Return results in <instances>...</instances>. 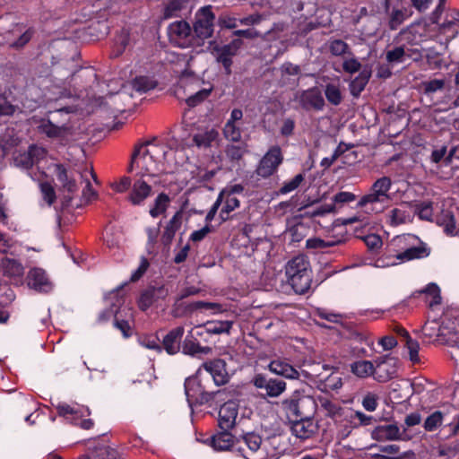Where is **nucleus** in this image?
<instances>
[{"mask_svg":"<svg viewBox=\"0 0 459 459\" xmlns=\"http://www.w3.org/2000/svg\"><path fill=\"white\" fill-rule=\"evenodd\" d=\"M150 142H145L143 143L135 145L131 156L130 164L127 168V171L131 173L134 169V164L140 166V163H143L142 175L139 178L134 179L128 195V201L133 205H143L145 200L152 195V186L143 178L146 176L149 178L154 177V174L151 173V170L146 164L147 157H149L151 160H155L153 154L147 148Z\"/></svg>","mask_w":459,"mask_h":459,"instance_id":"1","label":"nucleus"},{"mask_svg":"<svg viewBox=\"0 0 459 459\" xmlns=\"http://www.w3.org/2000/svg\"><path fill=\"white\" fill-rule=\"evenodd\" d=\"M285 275L296 294L304 295L310 290L313 273L307 256L299 255L291 258L285 265Z\"/></svg>","mask_w":459,"mask_h":459,"instance_id":"2","label":"nucleus"},{"mask_svg":"<svg viewBox=\"0 0 459 459\" xmlns=\"http://www.w3.org/2000/svg\"><path fill=\"white\" fill-rule=\"evenodd\" d=\"M391 187L392 180L389 177L383 176L377 178L371 185L368 192L360 197L358 206L376 213L383 212L392 201L389 193Z\"/></svg>","mask_w":459,"mask_h":459,"instance_id":"3","label":"nucleus"},{"mask_svg":"<svg viewBox=\"0 0 459 459\" xmlns=\"http://www.w3.org/2000/svg\"><path fill=\"white\" fill-rule=\"evenodd\" d=\"M281 407L290 422L299 419L301 420L313 418L316 403L313 397L306 395L304 391L295 390L290 397L281 402Z\"/></svg>","mask_w":459,"mask_h":459,"instance_id":"4","label":"nucleus"},{"mask_svg":"<svg viewBox=\"0 0 459 459\" xmlns=\"http://www.w3.org/2000/svg\"><path fill=\"white\" fill-rule=\"evenodd\" d=\"M73 112H74V108L68 106L48 111V117L42 119L38 126L39 131L49 138L61 136L67 129L69 115Z\"/></svg>","mask_w":459,"mask_h":459,"instance_id":"5","label":"nucleus"},{"mask_svg":"<svg viewBox=\"0 0 459 459\" xmlns=\"http://www.w3.org/2000/svg\"><path fill=\"white\" fill-rule=\"evenodd\" d=\"M184 387L190 405H205V403H201V401L204 400L205 394L211 392V379L209 376H204L202 369L198 368L195 375L186 378Z\"/></svg>","mask_w":459,"mask_h":459,"instance_id":"6","label":"nucleus"},{"mask_svg":"<svg viewBox=\"0 0 459 459\" xmlns=\"http://www.w3.org/2000/svg\"><path fill=\"white\" fill-rule=\"evenodd\" d=\"M56 412L59 417L71 420V423L79 426L81 429L89 430L94 427V421L91 419H82L91 415V410L83 405H70L66 403H58L56 405Z\"/></svg>","mask_w":459,"mask_h":459,"instance_id":"7","label":"nucleus"},{"mask_svg":"<svg viewBox=\"0 0 459 459\" xmlns=\"http://www.w3.org/2000/svg\"><path fill=\"white\" fill-rule=\"evenodd\" d=\"M430 254V248L423 242L420 241L418 247H406L403 251L398 252L394 255L378 258L376 262L377 267H385L396 265L400 262L411 261L414 259H422L428 257Z\"/></svg>","mask_w":459,"mask_h":459,"instance_id":"8","label":"nucleus"},{"mask_svg":"<svg viewBox=\"0 0 459 459\" xmlns=\"http://www.w3.org/2000/svg\"><path fill=\"white\" fill-rule=\"evenodd\" d=\"M168 36L170 43L182 48L200 44V42H195L192 28L184 20L169 24L168 27Z\"/></svg>","mask_w":459,"mask_h":459,"instance_id":"9","label":"nucleus"},{"mask_svg":"<svg viewBox=\"0 0 459 459\" xmlns=\"http://www.w3.org/2000/svg\"><path fill=\"white\" fill-rule=\"evenodd\" d=\"M215 15L212 11V6L202 7L195 14V22L192 29L195 39L204 41L211 38L214 30Z\"/></svg>","mask_w":459,"mask_h":459,"instance_id":"10","label":"nucleus"},{"mask_svg":"<svg viewBox=\"0 0 459 459\" xmlns=\"http://www.w3.org/2000/svg\"><path fill=\"white\" fill-rule=\"evenodd\" d=\"M283 162V154L279 145L271 146L261 158L255 169L257 176L268 178L277 172L278 168Z\"/></svg>","mask_w":459,"mask_h":459,"instance_id":"11","label":"nucleus"},{"mask_svg":"<svg viewBox=\"0 0 459 459\" xmlns=\"http://www.w3.org/2000/svg\"><path fill=\"white\" fill-rule=\"evenodd\" d=\"M204 372V376H209L211 384L215 386L224 385L229 383L230 377L227 369V363L222 359H213L204 361L199 368Z\"/></svg>","mask_w":459,"mask_h":459,"instance_id":"12","label":"nucleus"},{"mask_svg":"<svg viewBox=\"0 0 459 459\" xmlns=\"http://www.w3.org/2000/svg\"><path fill=\"white\" fill-rule=\"evenodd\" d=\"M243 41L239 39L231 40L229 44L223 46H215L212 53L216 61L223 66L224 74L230 75L232 74L231 66L233 65V57L238 54Z\"/></svg>","mask_w":459,"mask_h":459,"instance_id":"13","label":"nucleus"},{"mask_svg":"<svg viewBox=\"0 0 459 459\" xmlns=\"http://www.w3.org/2000/svg\"><path fill=\"white\" fill-rule=\"evenodd\" d=\"M109 302L110 306L109 307L102 310L98 317L99 322L103 323L108 321L112 316L114 318L116 317V313H121L125 312L126 316L128 315L130 317L133 316V314L131 312V308L124 307L122 309V307L125 303V298L124 294L122 293V289H117L115 290H112L108 293V295L106 298Z\"/></svg>","mask_w":459,"mask_h":459,"instance_id":"14","label":"nucleus"},{"mask_svg":"<svg viewBox=\"0 0 459 459\" xmlns=\"http://www.w3.org/2000/svg\"><path fill=\"white\" fill-rule=\"evenodd\" d=\"M252 383L257 389L264 390V395L269 397H278L286 390L285 381L264 374L255 375Z\"/></svg>","mask_w":459,"mask_h":459,"instance_id":"15","label":"nucleus"},{"mask_svg":"<svg viewBox=\"0 0 459 459\" xmlns=\"http://www.w3.org/2000/svg\"><path fill=\"white\" fill-rule=\"evenodd\" d=\"M396 362V359L392 358L390 355L377 358L374 360V378L380 383H385L394 377L397 374Z\"/></svg>","mask_w":459,"mask_h":459,"instance_id":"16","label":"nucleus"},{"mask_svg":"<svg viewBox=\"0 0 459 459\" xmlns=\"http://www.w3.org/2000/svg\"><path fill=\"white\" fill-rule=\"evenodd\" d=\"M298 101L300 107L306 111L311 109L321 111L325 106L324 97L317 87L302 91L298 97Z\"/></svg>","mask_w":459,"mask_h":459,"instance_id":"17","label":"nucleus"},{"mask_svg":"<svg viewBox=\"0 0 459 459\" xmlns=\"http://www.w3.org/2000/svg\"><path fill=\"white\" fill-rule=\"evenodd\" d=\"M26 282L30 289L38 292L48 293L53 288L52 282L50 281L46 271L39 267L31 268L28 272Z\"/></svg>","mask_w":459,"mask_h":459,"instance_id":"18","label":"nucleus"},{"mask_svg":"<svg viewBox=\"0 0 459 459\" xmlns=\"http://www.w3.org/2000/svg\"><path fill=\"white\" fill-rule=\"evenodd\" d=\"M169 293L164 285L150 286L141 293L138 307L142 311H146L158 300L164 299Z\"/></svg>","mask_w":459,"mask_h":459,"instance_id":"19","label":"nucleus"},{"mask_svg":"<svg viewBox=\"0 0 459 459\" xmlns=\"http://www.w3.org/2000/svg\"><path fill=\"white\" fill-rule=\"evenodd\" d=\"M54 174L60 183V190L73 195L78 191V185L74 178V173L68 170L67 168L61 163L54 165Z\"/></svg>","mask_w":459,"mask_h":459,"instance_id":"20","label":"nucleus"},{"mask_svg":"<svg viewBox=\"0 0 459 459\" xmlns=\"http://www.w3.org/2000/svg\"><path fill=\"white\" fill-rule=\"evenodd\" d=\"M238 413V405L235 401H227L221 405L219 411L218 425L221 429H231L236 424Z\"/></svg>","mask_w":459,"mask_h":459,"instance_id":"21","label":"nucleus"},{"mask_svg":"<svg viewBox=\"0 0 459 459\" xmlns=\"http://www.w3.org/2000/svg\"><path fill=\"white\" fill-rule=\"evenodd\" d=\"M45 156V150L35 144L29 146L26 152L18 154L14 158V162L18 167L25 169H31Z\"/></svg>","mask_w":459,"mask_h":459,"instance_id":"22","label":"nucleus"},{"mask_svg":"<svg viewBox=\"0 0 459 459\" xmlns=\"http://www.w3.org/2000/svg\"><path fill=\"white\" fill-rule=\"evenodd\" d=\"M268 369L287 379L298 380L300 377V372L286 359H273L268 365Z\"/></svg>","mask_w":459,"mask_h":459,"instance_id":"23","label":"nucleus"},{"mask_svg":"<svg viewBox=\"0 0 459 459\" xmlns=\"http://www.w3.org/2000/svg\"><path fill=\"white\" fill-rule=\"evenodd\" d=\"M348 235H342L341 237H332L328 239H322L319 238H308L306 243V247L311 249H318L322 252L330 253L329 248L341 247L346 243Z\"/></svg>","mask_w":459,"mask_h":459,"instance_id":"24","label":"nucleus"},{"mask_svg":"<svg viewBox=\"0 0 459 459\" xmlns=\"http://www.w3.org/2000/svg\"><path fill=\"white\" fill-rule=\"evenodd\" d=\"M235 437L230 429L222 430L208 437L204 443L216 451H227L234 446Z\"/></svg>","mask_w":459,"mask_h":459,"instance_id":"25","label":"nucleus"},{"mask_svg":"<svg viewBox=\"0 0 459 459\" xmlns=\"http://www.w3.org/2000/svg\"><path fill=\"white\" fill-rule=\"evenodd\" d=\"M183 326H178L170 330L163 338L162 346L169 355L177 354L180 350V341L184 335Z\"/></svg>","mask_w":459,"mask_h":459,"instance_id":"26","label":"nucleus"},{"mask_svg":"<svg viewBox=\"0 0 459 459\" xmlns=\"http://www.w3.org/2000/svg\"><path fill=\"white\" fill-rule=\"evenodd\" d=\"M182 211H178L169 221L164 228V231L161 235V242L164 246H169L176 235V232L180 229L182 224Z\"/></svg>","mask_w":459,"mask_h":459,"instance_id":"27","label":"nucleus"},{"mask_svg":"<svg viewBox=\"0 0 459 459\" xmlns=\"http://www.w3.org/2000/svg\"><path fill=\"white\" fill-rule=\"evenodd\" d=\"M301 69L298 65L290 62H285L281 66V85H296L299 82V76Z\"/></svg>","mask_w":459,"mask_h":459,"instance_id":"28","label":"nucleus"},{"mask_svg":"<svg viewBox=\"0 0 459 459\" xmlns=\"http://www.w3.org/2000/svg\"><path fill=\"white\" fill-rule=\"evenodd\" d=\"M400 436V429L395 424L377 426L372 431V437L377 441L398 440Z\"/></svg>","mask_w":459,"mask_h":459,"instance_id":"29","label":"nucleus"},{"mask_svg":"<svg viewBox=\"0 0 459 459\" xmlns=\"http://www.w3.org/2000/svg\"><path fill=\"white\" fill-rule=\"evenodd\" d=\"M412 216L407 207V204H402L399 207L392 209L388 213V223L391 226H398L411 222Z\"/></svg>","mask_w":459,"mask_h":459,"instance_id":"30","label":"nucleus"},{"mask_svg":"<svg viewBox=\"0 0 459 459\" xmlns=\"http://www.w3.org/2000/svg\"><path fill=\"white\" fill-rule=\"evenodd\" d=\"M211 351L208 346H202L197 339L195 337L193 332H189L183 341L182 351L184 354L195 356L198 353L207 354Z\"/></svg>","mask_w":459,"mask_h":459,"instance_id":"31","label":"nucleus"},{"mask_svg":"<svg viewBox=\"0 0 459 459\" xmlns=\"http://www.w3.org/2000/svg\"><path fill=\"white\" fill-rule=\"evenodd\" d=\"M219 132L214 129H205L197 132L193 135V143L198 148H209L218 140Z\"/></svg>","mask_w":459,"mask_h":459,"instance_id":"32","label":"nucleus"},{"mask_svg":"<svg viewBox=\"0 0 459 459\" xmlns=\"http://www.w3.org/2000/svg\"><path fill=\"white\" fill-rule=\"evenodd\" d=\"M130 42V32L123 28L117 32L114 39V44L110 52L111 58H117L123 55Z\"/></svg>","mask_w":459,"mask_h":459,"instance_id":"33","label":"nucleus"},{"mask_svg":"<svg viewBox=\"0 0 459 459\" xmlns=\"http://www.w3.org/2000/svg\"><path fill=\"white\" fill-rule=\"evenodd\" d=\"M232 397V393L228 391L226 388L216 390L212 388L209 394H205L204 397V400L201 401V403H205V404L209 406H212L213 404L221 405L227 401H233Z\"/></svg>","mask_w":459,"mask_h":459,"instance_id":"34","label":"nucleus"},{"mask_svg":"<svg viewBox=\"0 0 459 459\" xmlns=\"http://www.w3.org/2000/svg\"><path fill=\"white\" fill-rule=\"evenodd\" d=\"M1 271L4 276L10 278H20L23 274V266L16 259L4 257L0 264Z\"/></svg>","mask_w":459,"mask_h":459,"instance_id":"35","label":"nucleus"},{"mask_svg":"<svg viewBox=\"0 0 459 459\" xmlns=\"http://www.w3.org/2000/svg\"><path fill=\"white\" fill-rule=\"evenodd\" d=\"M413 12L410 6L393 8L389 15L388 26L390 30H397L407 19L411 17Z\"/></svg>","mask_w":459,"mask_h":459,"instance_id":"36","label":"nucleus"},{"mask_svg":"<svg viewBox=\"0 0 459 459\" xmlns=\"http://www.w3.org/2000/svg\"><path fill=\"white\" fill-rule=\"evenodd\" d=\"M290 423L291 424L292 433L299 438H309L314 433L312 418L292 420Z\"/></svg>","mask_w":459,"mask_h":459,"instance_id":"37","label":"nucleus"},{"mask_svg":"<svg viewBox=\"0 0 459 459\" xmlns=\"http://www.w3.org/2000/svg\"><path fill=\"white\" fill-rule=\"evenodd\" d=\"M371 76V72L363 69L359 74L351 82L349 87L351 94L358 98L360 93L364 91Z\"/></svg>","mask_w":459,"mask_h":459,"instance_id":"38","label":"nucleus"},{"mask_svg":"<svg viewBox=\"0 0 459 459\" xmlns=\"http://www.w3.org/2000/svg\"><path fill=\"white\" fill-rule=\"evenodd\" d=\"M171 199L168 194L161 192L160 193L154 202L153 205L150 208L149 213L152 218H157L160 215L165 214L167 212Z\"/></svg>","mask_w":459,"mask_h":459,"instance_id":"39","label":"nucleus"},{"mask_svg":"<svg viewBox=\"0 0 459 459\" xmlns=\"http://www.w3.org/2000/svg\"><path fill=\"white\" fill-rule=\"evenodd\" d=\"M351 371L358 377H374L375 364L369 360H358L351 364Z\"/></svg>","mask_w":459,"mask_h":459,"instance_id":"40","label":"nucleus"},{"mask_svg":"<svg viewBox=\"0 0 459 459\" xmlns=\"http://www.w3.org/2000/svg\"><path fill=\"white\" fill-rule=\"evenodd\" d=\"M429 296L431 300L429 306L433 307L441 303L440 289L436 283H429L424 290H419L412 294L411 298Z\"/></svg>","mask_w":459,"mask_h":459,"instance_id":"41","label":"nucleus"},{"mask_svg":"<svg viewBox=\"0 0 459 459\" xmlns=\"http://www.w3.org/2000/svg\"><path fill=\"white\" fill-rule=\"evenodd\" d=\"M187 0H168L163 9V18L178 17L183 9L186 8Z\"/></svg>","mask_w":459,"mask_h":459,"instance_id":"42","label":"nucleus"},{"mask_svg":"<svg viewBox=\"0 0 459 459\" xmlns=\"http://www.w3.org/2000/svg\"><path fill=\"white\" fill-rule=\"evenodd\" d=\"M233 322L230 320L225 321H208L204 324V327L208 333L221 334L230 333L232 328Z\"/></svg>","mask_w":459,"mask_h":459,"instance_id":"43","label":"nucleus"},{"mask_svg":"<svg viewBox=\"0 0 459 459\" xmlns=\"http://www.w3.org/2000/svg\"><path fill=\"white\" fill-rule=\"evenodd\" d=\"M440 33L446 37L447 41L455 39L459 34V19L454 18L451 21L444 22L439 28Z\"/></svg>","mask_w":459,"mask_h":459,"instance_id":"44","label":"nucleus"},{"mask_svg":"<svg viewBox=\"0 0 459 459\" xmlns=\"http://www.w3.org/2000/svg\"><path fill=\"white\" fill-rule=\"evenodd\" d=\"M133 89L139 93H145L157 86L156 81L148 76H136L132 81Z\"/></svg>","mask_w":459,"mask_h":459,"instance_id":"45","label":"nucleus"},{"mask_svg":"<svg viewBox=\"0 0 459 459\" xmlns=\"http://www.w3.org/2000/svg\"><path fill=\"white\" fill-rule=\"evenodd\" d=\"M247 152L246 144H228L225 148L226 157L233 163H238Z\"/></svg>","mask_w":459,"mask_h":459,"instance_id":"46","label":"nucleus"},{"mask_svg":"<svg viewBox=\"0 0 459 459\" xmlns=\"http://www.w3.org/2000/svg\"><path fill=\"white\" fill-rule=\"evenodd\" d=\"M325 96L327 101L333 106H338L342 101V94L340 87L333 83H327L325 85Z\"/></svg>","mask_w":459,"mask_h":459,"instance_id":"47","label":"nucleus"},{"mask_svg":"<svg viewBox=\"0 0 459 459\" xmlns=\"http://www.w3.org/2000/svg\"><path fill=\"white\" fill-rule=\"evenodd\" d=\"M335 206L334 204H322L313 209L306 208L303 217L313 219L317 216H325L327 213L334 212Z\"/></svg>","mask_w":459,"mask_h":459,"instance_id":"48","label":"nucleus"},{"mask_svg":"<svg viewBox=\"0 0 459 459\" xmlns=\"http://www.w3.org/2000/svg\"><path fill=\"white\" fill-rule=\"evenodd\" d=\"M444 420V414L440 411H435L430 415H429L424 423L423 428L428 432H433L440 427Z\"/></svg>","mask_w":459,"mask_h":459,"instance_id":"49","label":"nucleus"},{"mask_svg":"<svg viewBox=\"0 0 459 459\" xmlns=\"http://www.w3.org/2000/svg\"><path fill=\"white\" fill-rule=\"evenodd\" d=\"M212 91V87L209 89H201L195 93L190 95L186 100V103L189 108H195L207 100Z\"/></svg>","mask_w":459,"mask_h":459,"instance_id":"50","label":"nucleus"},{"mask_svg":"<svg viewBox=\"0 0 459 459\" xmlns=\"http://www.w3.org/2000/svg\"><path fill=\"white\" fill-rule=\"evenodd\" d=\"M123 313L124 312L116 313V317L114 318L113 325L115 328H117L122 333L124 338H129L132 336L133 333L132 327L128 320L123 318Z\"/></svg>","mask_w":459,"mask_h":459,"instance_id":"51","label":"nucleus"},{"mask_svg":"<svg viewBox=\"0 0 459 459\" xmlns=\"http://www.w3.org/2000/svg\"><path fill=\"white\" fill-rule=\"evenodd\" d=\"M328 49L329 52L335 56H341L344 54L348 53L350 47L349 45L343 41L342 39H330L328 41Z\"/></svg>","mask_w":459,"mask_h":459,"instance_id":"52","label":"nucleus"},{"mask_svg":"<svg viewBox=\"0 0 459 459\" xmlns=\"http://www.w3.org/2000/svg\"><path fill=\"white\" fill-rule=\"evenodd\" d=\"M437 456L439 457H455L459 453V440L449 444L439 445L437 448Z\"/></svg>","mask_w":459,"mask_h":459,"instance_id":"53","label":"nucleus"},{"mask_svg":"<svg viewBox=\"0 0 459 459\" xmlns=\"http://www.w3.org/2000/svg\"><path fill=\"white\" fill-rule=\"evenodd\" d=\"M425 57L431 69H441L445 65L442 55L435 49H429Z\"/></svg>","mask_w":459,"mask_h":459,"instance_id":"54","label":"nucleus"},{"mask_svg":"<svg viewBox=\"0 0 459 459\" xmlns=\"http://www.w3.org/2000/svg\"><path fill=\"white\" fill-rule=\"evenodd\" d=\"M223 134L228 141L238 143L241 140V130L239 126L231 122H226L223 128Z\"/></svg>","mask_w":459,"mask_h":459,"instance_id":"55","label":"nucleus"},{"mask_svg":"<svg viewBox=\"0 0 459 459\" xmlns=\"http://www.w3.org/2000/svg\"><path fill=\"white\" fill-rule=\"evenodd\" d=\"M94 459H124L119 456L117 451L108 446L97 447L94 452Z\"/></svg>","mask_w":459,"mask_h":459,"instance_id":"56","label":"nucleus"},{"mask_svg":"<svg viewBox=\"0 0 459 459\" xmlns=\"http://www.w3.org/2000/svg\"><path fill=\"white\" fill-rule=\"evenodd\" d=\"M319 403L327 417L334 418L340 414L341 407L327 397H319Z\"/></svg>","mask_w":459,"mask_h":459,"instance_id":"57","label":"nucleus"},{"mask_svg":"<svg viewBox=\"0 0 459 459\" xmlns=\"http://www.w3.org/2000/svg\"><path fill=\"white\" fill-rule=\"evenodd\" d=\"M415 212L420 219L431 221L433 216L432 202H421L416 204Z\"/></svg>","mask_w":459,"mask_h":459,"instance_id":"58","label":"nucleus"},{"mask_svg":"<svg viewBox=\"0 0 459 459\" xmlns=\"http://www.w3.org/2000/svg\"><path fill=\"white\" fill-rule=\"evenodd\" d=\"M220 308H221V305L218 303L203 301V300L191 302L186 307V311L189 313H193L195 311L203 310V309H204V310L218 309L219 310Z\"/></svg>","mask_w":459,"mask_h":459,"instance_id":"59","label":"nucleus"},{"mask_svg":"<svg viewBox=\"0 0 459 459\" xmlns=\"http://www.w3.org/2000/svg\"><path fill=\"white\" fill-rule=\"evenodd\" d=\"M40 192L44 201L50 206L56 199V191L49 182H41L39 184Z\"/></svg>","mask_w":459,"mask_h":459,"instance_id":"60","label":"nucleus"},{"mask_svg":"<svg viewBox=\"0 0 459 459\" xmlns=\"http://www.w3.org/2000/svg\"><path fill=\"white\" fill-rule=\"evenodd\" d=\"M321 389L325 391H335L342 386V378L337 376L331 374L323 382H321Z\"/></svg>","mask_w":459,"mask_h":459,"instance_id":"61","label":"nucleus"},{"mask_svg":"<svg viewBox=\"0 0 459 459\" xmlns=\"http://www.w3.org/2000/svg\"><path fill=\"white\" fill-rule=\"evenodd\" d=\"M304 181L303 174H297L291 180L284 182L282 186L279 189L280 195L289 194L297 189L300 184Z\"/></svg>","mask_w":459,"mask_h":459,"instance_id":"62","label":"nucleus"},{"mask_svg":"<svg viewBox=\"0 0 459 459\" xmlns=\"http://www.w3.org/2000/svg\"><path fill=\"white\" fill-rule=\"evenodd\" d=\"M405 346L409 351V359L413 364H418L420 362V359L419 356L420 344L416 340L409 337L405 340Z\"/></svg>","mask_w":459,"mask_h":459,"instance_id":"63","label":"nucleus"},{"mask_svg":"<svg viewBox=\"0 0 459 459\" xmlns=\"http://www.w3.org/2000/svg\"><path fill=\"white\" fill-rule=\"evenodd\" d=\"M243 441L246 446L252 451L256 452L262 444V438L258 434L254 432H249L245 434L243 437Z\"/></svg>","mask_w":459,"mask_h":459,"instance_id":"64","label":"nucleus"}]
</instances>
